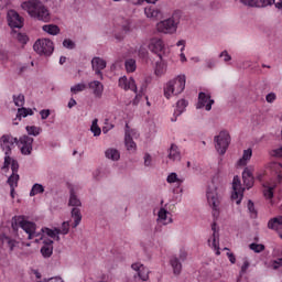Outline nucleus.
I'll return each instance as SVG.
<instances>
[{
    "mask_svg": "<svg viewBox=\"0 0 282 282\" xmlns=\"http://www.w3.org/2000/svg\"><path fill=\"white\" fill-rule=\"evenodd\" d=\"M21 8L28 11V14L31 15L32 19L43 21L44 23H47V21H50V11L40 0H30L23 2L21 4Z\"/></svg>",
    "mask_w": 282,
    "mask_h": 282,
    "instance_id": "f257e3e1",
    "label": "nucleus"
},
{
    "mask_svg": "<svg viewBox=\"0 0 282 282\" xmlns=\"http://www.w3.org/2000/svg\"><path fill=\"white\" fill-rule=\"evenodd\" d=\"M184 89H186V75H178L174 79L166 83L164 87V96L165 98H171V96H180Z\"/></svg>",
    "mask_w": 282,
    "mask_h": 282,
    "instance_id": "f03ea898",
    "label": "nucleus"
},
{
    "mask_svg": "<svg viewBox=\"0 0 282 282\" xmlns=\"http://www.w3.org/2000/svg\"><path fill=\"white\" fill-rule=\"evenodd\" d=\"M218 186L215 184V178L212 180V184L207 188V202L212 206L214 217H219V192Z\"/></svg>",
    "mask_w": 282,
    "mask_h": 282,
    "instance_id": "7ed1b4c3",
    "label": "nucleus"
},
{
    "mask_svg": "<svg viewBox=\"0 0 282 282\" xmlns=\"http://www.w3.org/2000/svg\"><path fill=\"white\" fill-rule=\"evenodd\" d=\"M0 149L4 153V162L2 171H10V162H12V141H10V134H3L0 138Z\"/></svg>",
    "mask_w": 282,
    "mask_h": 282,
    "instance_id": "20e7f679",
    "label": "nucleus"
},
{
    "mask_svg": "<svg viewBox=\"0 0 282 282\" xmlns=\"http://www.w3.org/2000/svg\"><path fill=\"white\" fill-rule=\"evenodd\" d=\"M215 149L219 153V155H225L226 151H228V147H230V133L228 131L223 130L218 135L214 138Z\"/></svg>",
    "mask_w": 282,
    "mask_h": 282,
    "instance_id": "39448f33",
    "label": "nucleus"
},
{
    "mask_svg": "<svg viewBox=\"0 0 282 282\" xmlns=\"http://www.w3.org/2000/svg\"><path fill=\"white\" fill-rule=\"evenodd\" d=\"M19 224L20 228L26 232L28 239H32L36 235V224L33 221L24 220L23 216H14L12 218V228Z\"/></svg>",
    "mask_w": 282,
    "mask_h": 282,
    "instance_id": "423d86ee",
    "label": "nucleus"
},
{
    "mask_svg": "<svg viewBox=\"0 0 282 282\" xmlns=\"http://www.w3.org/2000/svg\"><path fill=\"white\" fill-rule=\"evenodd\" d=\"M33 50L40 56H52L54 53V42L50 39L37 40L33 45Z\"/></svg>",
    "mask_w": 282,
    "mask_h": 282,
    "instance_id": "0eeeda50",
    "label": "nucleus"
},
{
    "mask_svg": "<svg viewBox=\"0 0 282 282\" xmlns=\"http://www.w3.org/2000/svg\"><path fill=\"white\" fill-rule=\"evenodd\" d=\"M156 31L161 34H175L177 32V22L173 18L163 20L156 24Z\"/></svg>",
    "mask_w": 282,
    "mask_h": 282,
    "instance_id": "6e6552de",
    "label": "nucleus"
},
{
    "mask_svg": "<svg viewBox=\"0 0 282 282\" xmlns=\"http://www.w3.org/2000/svg\"><path fill=\"white\" fill-rule=\"evenodd\" d=\"M8 25L11 26L12 30L17 28L21 30L23 28V18L15 10H9L7 13Z\"/></svg>",
    "mask_w": 282,
    "mask_h": 282,
    "instance_id": "1a4fd4ad",
    "label": "nucleus"
},
{
    "mask_svg": "<svg viewBox=\"0 0 282 282\" xmlns=\"http://www.w3.org/2000/svg\"><path fill=\"white\" fill-rule=\"evenodd\" d=\"M232 189L231 199H238L236 204H241V199H243V191L246 189L241 186V178H239V175L234 176Z\"/></svg>",
    "mask_w": 282,
    "mask_h": 282,
    "instance_id": "9d476101",
    "label": "nucleus"
},
{
    "mask_svg": "<svg viewBox=\"0 0 282 282\" xmlns=\"http://www.w3.org/2000/svg\"><path fill=\"white\" fill-rule=\"evenodd\" d=\"M32 144H34V138L30 135L20 137V151L22 155H32Z\"/></svg>",
    "mask_w": 282,
    "mask_h": 282,
    "instance_id": "9b49d317",
    "label": "nucleus"
},
{
    "mask_svg": "<svg viewBox=\"0 0 282 282\" xmlns=\"http://www.w3.org/2000/svg\"><path fill=\"white\" fill-rule=\"evenodd\" d=\"M150 52L158 54L159 58L162 59V51L164 50V41L160 37H152L148 45Z\"/></svg>",
    "mask_w": 282,
    "mask_h": 282,
    "instance_id": "f8f14e48",
    "label": "nucleus"
},
{
    "mask_svg": "<svg viewBox=\"0 0 282 282\" xmlns=\"http://www.w3.org/2000/svg\"><path fill=\"white\" fill-rule=\"evenodd\" d=\"M213 105H215V100L210 99V95H206V93L198 94L197 109H204L205 107L206 111H210Z\"/></svg>",
    "mask_w": 282,
    "mask_h": 282,
    "instance_id": "ddd939ff",
    "label": "nucleus"
},
{
    "mask_svg": "<svg viewBox=\"0 0 282 282\" xmlns=\"http://www.w3.org/2000/svg\"><path fill=\"white\" fill-rule=\"evenodd\" d=\"M119 87L121 89H124V91H129V89H131V91L138 94V86L135 85V79H133V77H130L129 79L127 78V76L120 77Z\"/></svg>",
    "mask_w": 282,
    "mask_h": 282,
    "instance_id": "4468645a",
    "label": "nucleus"
},
{
    "mask_svg": "<svg viewBox=\"0 0 282 282\" xmlns=\"http://www.w3.org/2000/svg\"><path fill=\"white\" fill-rule=\"evenodd\" d=\"M91 67L95 72L96 76H99L100 80H102V69L107 67V61L100 58V57H94L91 59Z\"/></svg>",
    "mask_w": 282,
    "mask_h": 282,
    "instance_id": "2eb2a0df",
    "label": "nucleus"
},
{
    "mask_svg": "<svg viewBox=\"0 0 282 282\" xmlns=\"http://www.w3.org/2000/svg\"><path fill=\"white\" fill-rule=\"evenodd\" d=\"M242 6H247V8H268V6H272V1L274 3L275 0H239Z\"/></svg>",
    "mask_w": 282,
    "mask_h": 282,
    "instance_id": "dca6fc26",
    "label": "nucleus"
},
{
    "mask_svg": "<svg viewBox=\"0 0 282 282\" xmlns=\"http://www.w3.org/2000/svg\"><path fill=\"white\" fill-rule=\"evenodd\" d=\"M131 268L134 270V272H137V276L140 279V281H149V269L144 267V264L137 262L132 263Z\"/></svg>",
    "mask_w": 282,
    "mask_h": 282,
    "instance_id": "f3484780",
    "label": "nucleus"
},
{
    "mask_svg": "<svg viewBox=\"0 0 282 282\" xmlns=\"http://www.w3.org/2000/svg\"><path fill=\"white\" fill-rule=\"evenodd\" d=\"M242 182L247 188V191H250L252 186H254V175H252V170L249 167H245L242 172Z\"/></svg>",
    "mask_w": 282,
    "mask_h": 282,
    "instance_id": "a211bd4d",
    "label": "nucleus"
},
{
    "mask_svg": "<svg viewBox=\"0 0 282 282\" xmlns=\"http://www.w3.org/2000/svg\"><path fill=\"white\" fill-rule=\"evenodd\" d=\"M89 89L93 90L95 98H102V91H105V86L98 80H93L88 84Z\"/></svg>",
    "mask_w": 282,
    "mask_h": 282,
    "instance_id": "6ab92c4d",
    "label": "nucleus"
},
{
    "mask_svg": "<svg viewBox=\"0 0 282 282\" xmlns=\"http://www.w3.org/2000/svg\"><path fill=\"white\" fill-rule=\"evenodd\" d=\"M186 107H188V101H186V99H181L176 102V110L174 111L175 118L172 119V122L177 121V116H182L186 110Z\"/></svg>",
    "mask_w": 282,
    "mask_h": 282,
    "instance_id": "aec40b11",
    "label": "nucleus"
},
{
    "mask_svg": "<svg viewBox=\"0 0 282 282\" xmlns=\"http://www.w3.org/2000/svg\"><path fill=\"white\" fill-rule=\"evenodd\" d=\"M68 206H73V208H80L83 206V203L80 202V198L76 195V191H74V187L69 189V200Z\"/></svg>",
    "mask_w": 282,
    "mask_h": 282,
    "instance_id": "412c9836",
    "label": "nucleus"
},
{
    "mask_svg": "<svg viewBox=\"0 0 282 282\" xmlns=\"http://www.w3.org/2000/svg\"><path fill=\"white\" fill-rule=\"evenodd\" d=\"M72 218L74 219L73 228H78L80 221H83V214H80V208L74 207L70 212Z\"/></svg>",
    "mask_w": 282,
    "mask_h": 282,
    "instance_id": "4be33fe9",
    "label": "nucleus"
},
{
    "mask_svg": "<svg viewBox=\"0 0 282 282\" xmlns=\"http://www.w3.org/2000/svg\"><path fill=\"white\" fill-rule=\"evenodd\" d=\"M169 158L173 162H180L182 160V154L180 153L177 145L174 143H172V145L170 148Z\"/></svg>",
    "mask_w": 282,
    "mask_h": 282,
    "instance_id": "5701e85b",
    "label": "nucleus"
},
{
    "mask_svg": "<svg viewBox=\"0 0 282 282\" xmlns=\"http://www.w3.org/2000/svg\"><path fill=\"white\" fill-rule=\"evenodd\" d=\"M158 221H161L163 226H166L167 224H173V218H169V210L165 208H161L158 214ZM167 219V220H166Z\"/></svg>",
    "mask_w": 282,
    "mask_h": 282,
    "instance_id": "b1692460",
    "label": "nucleus"
},
{
    "mask_svg": "<svg viewBox=\"0 0 282 282\" xmlns=\"http://www.w3.org/2000/svg\"><path fill=\"white\" fill-rule=\"evenodd\" d=\"M171 267L173 268V272L176 275L182 274V262H180V259L176 256H173L170 259Z\"/></svg>",
    "mask_w": 282,
    "mask_h": 282,
    "instance_id": "393cba45",
    "label": "nucleus"
},
{
    "mask_svg": "<svg viewBox=\"0 0 282 282\" xmlns=\"http://www.w3.org/2000/svg\"><path fill=\"white\" fill-rule=\"evenodd\" d=\"M43 32L51 34V36H56V34H61V28L56 24H45L42 26Z\"/></svg>",
    "mask_w": 282,
    "mask_h": 282,
    "instance_id": "a878e982",
    "label": "nucleus"
},
{
    "mask_svg": "<svg viewBox=\"0 0 282 282\" xmlns=\"http://www.w3.org/2000/svg\"><path fill=\"white\" fill-rule=\"evenodd\" d=\"M28 116H34V111L32 110V108H25L22 106L18 109L15 120L21 121V118H28Z\"/></svg>",
    "mask_w": 282,
    "mask_h": 282,
    "instance_id": "bb28decb",
    "label": "nucleus"
},
{
    "mask_svg": "<svg viewBox=\"0 0 282 282\" xmlns=\"http://www.w3.org/2000/svg\"><path fill=\"white\" fill-rule=\"evenodd\" d=\"M252 158V149H247L243 151L242 158L238 161V166H246L250 159Z\"/></svg>",
    "mask_w": 282,
    "mask_h": 282,
    "instance_id": "cd10ccee",
    "label": "nucleus"
},
{
    "mask_svg": "<svg viewBox=\"0 0 282 282\" xmlns=\"http://www.w3.org/2000/svg\"><path fill=\"white\" fill-rule=\"evenodd\" d=\"M282 226V216L271 218L268 221V228L269 230H279V227Z\"/></svg>",
    "mask_w": 282,
    "mask_h": 282,
    "instance_id": "c85d7f7f",
    "label": "nucleus"
},
{
    "mask_svg": "<svg viewBox=\"0 0 282 282\" xmlns=\"http://www.w3.org/2000/svg\"><path fill=\"white\" fill-rule=\"evenodd\" d=\"M105 155L108 160H112V162H118V160H120V152L116 149L106 150Z\"/></svg>",
    "mask_w": 282,
    "mask_h": 282,
    "instance_id": "c756f323",
    "label": "nucleus"
},
{
    "mask_svg": "<svg viewBox=\"0 0 282 282\" xmlns=\"http://www.w3.org/2000/svg\"><path fill=\"white\" fill-rule=\"evenodd\" d=\"M42 193H45V187L43 186V184L35 183L30 191V197H34L35 195H42Z\"/></svg>",
    "mask_w": 282,
    "mask_h": 282,
    "instance_id": "7c9ffc66",
    "label": "nucleus"
},
{
    "mask_svg": "<svg viewBox=\"0 0 282 282\" xmlns=\"http://www.w3.org/2000/svg\"><path fill=\"white\" fill-rule=\"evenodd\" d=\"M124 144H126L127 151H135L137 149L133 138H131V134L124 135Z\"/></svg>",
    "mask_w": 282,
    "mask_h": 282,
    "instance_id": "2f4dec72",
    "label": "nucleus"
},
{
    "mask_svg": "<svg viewBox=\"0 0 282 282\" xmlns=\"http://www.w3.org/2000/svg\"><path fill=\"white\" fill-rule=\"evenodd\" d=\"M25 129L29 135H34L35 138L36 135H41V131H43V129L36 126H26Z\"/></svg>",
    "mask_w": 282,
    "mask_h": 282,
    "instance_id": "473e14b6",
    "label": "nucleus"
},
{
    "mask_svg": "<svg viewBox=\"0 0 282 282\" xmlns=\"http://www.w3.org/2000/svg\"><path fill=\"white\" fill-rule=\"evenodd\" d=\"M7 184H9L10 188H17L19 186V174H11L8 177Z\"/></svg>",
    "mask_w": 282,
    "mask_h": 282,
    "instance_id": "72a5a7b5",
    "label": "nucleus"
},
{
    "mask_svg": "<svg viewBox=\"0 0 282 282\" xmlns=\"http://www.w3.org/2000/svg\"><path fill=\"white\" fill-rule=\"evenodd\" d=\"M12 98H13V102H14L15 107H23V105H25V95L24 94H19L18 96L13 95Z\"/></svg>",
    "mask_w": 282,
    "mask_h": 282,
    "instance_id": "f704fd0d",
    "label": "nucleus"
},
{
    "mask_svg": "<svg viewBox=\"0 0 282 282\" xmlns=\"http://www.w3.org/2000/svg\"><path fill=\"white\" fill-rule=\"evenodd\" d=\"M3 241L7 242V246L10 250V252H13L14 251V248H17V246H19V242L15 240V239H12L8 236H4L3 237Z\"/></svg>",
    "mask_w": 282,
    "mask_h": 282,
    "instance_id": "c9c22d12",
    "label": "nucleus"
},
{
    "mask_svg": "<svg viewBox=\"0 0 282 282\" xmlns=\"http://www.w3.org/2000/svg\"><path fill=\"white\" fill-rule=\"evenodd\" d=\"M53 253H54V247L44 245L41 248V254L44 257V259H50V257H52Z\"/></svg>",
    "mask_w": 282,
    "mask_h": 282,
    "instance_id": "e433bc0d",
    "label": "nucleus"
},
{
    "mask_svg": "<svg viewBox=\"0 0 282 282\" xmlns=\"http://www.w3.org/2000/svg\"><path fill=\"white\" fill-rule=\"evenodd\" d=\"M56 235H68L69 234V221H64L62 228L55 227Z\"/></svg>",
    "mask_w": 282,
    "mask_h": 282,
    "instance_id": "4c0bfd02",
    "label": "nucleus"
},
{
    "mask_svg": "<svg viewBox=\"0 0 282 282\" xmlns=\"http://www.w3.org/2000/svg\"><path fill=\"white\" fill-rule=\"evenodd\" d=\"M166 182H167V184H175V182H177V184H183L184 180L178 178L177 173L172 172L171 174H169Z\"/></svg>",
    "mask_w": 282,
    "mask_h": 282,
    "instance_id": "58836bf2",
    "label": "nucleus"
},
{
    "mask_svg": "<svg viewBox=\"0 0 282 282\" xmlns=\"http://www.w3.org/2000/svg\"><path fill=\"white\" fill-rule=\"evenodd\" d=\"M90 131H91V133H94L95 138H98V135H100V133H102V130L100 129V127H98V119L93 120Z\"/></svg>",
    "mask_w": 282,
    "mask_h": 282,
    "instance_id": "ea45409f",
    "label": "nucleus"
},
{
    "mask_svg": "<svg viewBox=\"0 0 282 282\" xmlns=\"http://www.w3.org/2000/svg\"><path fill=\"white\" fill-rule=\"evenodd\" d=\"M247 208H248V210H249V213H250L251 219H257V217H258V212H257V209L254 208V203H253L252 200H250V199L248 200Z\"/></svg>",
    "mask_w": 282,
    "mask_h": 282,
    "instance_id": "a19ab883",
    "label": "nucleus"
},
{
    "mask_svg": "<svg viewBox=\"0 0 282 282\" xmlns=\"http://www.w3.org/2000/svg\"><path fill=\"white\" fill-rule=\"evenodd\" d=\"M219 234H213V243L212 247L214 248V250H216V254L219 257V254H221V251H219Z\"/></svg>",
    "mask_w": 282,
    "mask_h": 282,
    "instance_id": "79ce46f5",
    "label": "nucleus"
},
{
    "mask_svg": "<svg viewBox=\"0 0 282 282\" xmlns=\"http://www.w3.org/2000/svg\"><path fill=\"white\" fill-rule=\"evenodd\" d=\"M126 70L129 73L135 72V59L130 58L124 62Z\"/></svg>",
    "mask_w": 282,
    "mask_h": 282,
    "instance_id": "37998d69",
    "label": "nucleus"
},
{
    "mask_svg": "<svg viewBox=\"0 0 282 282\" xmlns=\"http://www.w3.org/2000/svg\"><path fill=\"white\" fill-rule=\"evenodd\" d=\"M249 248H250V250H252L256 253L263 252V250H265L264 245H261V243L259 245L256 242H252L251 245H249Z\"/></svg>",
    "mask_w": 282,
    "mask_h": 282,
    "instance_id": "c03bdc74",
    "label": "nucleus"
},
{
    "mask_svg": "<svg viewBox=\"0 0 282 282\" xmlns=\"http://www.w3.org/2000/svg\"><path fill=\"white\" fill-rule=\"evenodd\" d=\"M145 14L150 19H158V17H160V14H161V11L158 9H148V10H145Z\"/></svg>",
    "mask_w": 282,
    "mask_h": 282,
    "instance_id": "a18cd8bd",
    "label": "nucleus"
},
{
    "mask_svg": "<svg viewBox=\"0 0 282 282\" xmlns=\"http://www.w3.org/2000/svg\"><path fill=\"white\" fill-rule=\"evenodd\" d=\"M87 89V85L77 84L70 88L72 94H79V91H85Z\"/></svg>",
    "mask_w": 282,
    "mask_h": 282,
    "instance_id": "49530a36",
    "label": "nucleus"
},
{
    "mask_svg": "<svg viewBox=\"0 0 282 282\" xmlns=\"http://www.w3.org/2000/svg\"><path fill=\"white\" fill-rule=\"evenodd\" d=\"M13 34H15V39L19 41V43H22L23 45H25V43H28V41H29L28 35H25L23 33H17V31H13Z\"/></svg>",
    "mask_w": 282,
    "mask_h": 282,
    "instance_id": "de8ad7c7",
    "label": "nucleus"
},
{
    "mask_svg": "<svg viewBox=\"0 0 282 282\" xmlns=\"http://www.w3.org/2000/svg\"><path fill=\"white\" fill-rule=\"evenodd\" d=\"M63 47H66V50H75L76 43L69 39H65L63 41Z\"/></svg>",
    "mask_w": 282,
    "mask_h": 282,
    "instance_id": "09e8293b",
    "label": "nucleus"
},
{
    "mask_svg": "<svg viewBox=\"0 0 282 282\" xmlns=\"http://www.w3.org/2000/svg\"><path fill=\"white\" fill-rule=\"evenodd\" d=\"M121 30L126 33L131 32V21L123 19V21L121 23Z\"/></svg>",
    "mask_w": 282,
    "mask_h": 282,
    "instance_id": "8fccbe9b",
    "label": "nucleus"
},
{
    "mask_svg": "<svg viewBox=\"0 0 282 282\" xmlns=\"http://www.w3.org/2000/svg\"><path fill=\"white\" fill-rule=\"evenodd\" d=\"M42 232H45V235H47V237H51V239H54V237H56V228L51 229L47 227L42 228Z\"/></svg>",
    "mask_w": 282,
    "mask_h": 282,
    "instance_id": "3c124183",
    "label": "nucleus"
},
{
    "mask_svg": "<svg viewBox=\"0 0 282 282\" xmlns=\"http://www.w3.org/2000/svg\"><path fill=\"white\" fill-rule=\"evenodd\" d=\"M10 164H11L12 174H19V161L11 159Z\"/></svg>",
    "mask_w": 282,
    "mask_h": 282,
    "instance_id": "603ef678",
    "label": "nucleus"
},
{
    "mask_svg": "<svg viewBox=\"0 0 282 282\" xmlns=\"http://www.w3.org/2000/svg\"><path fill=\"white\" fill-rule=\"evenodd\" d=\"M273 166L278 171V180H279V183L281 184V182H282V164L281 163H274Z\"/></svg>",
    "mask_w": 282,
    "mask_h": 282,
    "instance_id": "864d4df0",
    "label": "nucleus"
},
{
    "mask_svg": "<svg viewBox=\"0 0 282 282\" xmlns=\"http://www.w3.org/2000/svg\"><path fill=\"white\" fill-rule=\"evenodd\" d=\"M274 187H268V189H265L263 192V195L267 199H272V197H274Z\"/></svg>",
    "mask_w": 282,
    "mask_h": 282,
    "instance_id": "5fc2aeb1",
    "label": "nucleus"
},
{
    "mask_svg": "<svg viewBox=\"0 0 282 282\" xmlns=\"http://www.w3.org/2000/svg\"><path fill=\"white\" fill-rule=\"evenodd\" d=\"M37 282H65L63 281V278L61 276H55V278H44L42 281H37Z\"/></svg>",
    "mask_w": 282,
    "mask_h": 282,
    "instance_id": "6e6d98bb",
    "label": "nucleus"
},
{
    "mask_svg": "<svg viewBox=\"0 0 282 282\" xmlns=\"http://www.w3.org/2000/svg\"><path fill=\"white\" fill-rule=\"evenodd\" d=\"M220 58H224L225 63H228L229 61H232V56H230V54H228V51H223L219 54Z\"/></svg>",
    "mask_w": 282,
    "mask_h": 282,
    "instance_id": "4d7b16f0",
    "label": "nucleus"
},
{
    "mask_svg": "<svg viewBox=\"0 0 282 282\" xmlns=\"http://www.w3.org/2000/svg\"><path fill=\"white\" fill-rule=\"evenodd\" d=\"M40 116L42 120H47L50 118V109H43L40 111Z\"/></svg>",
    "mask_w": 282,
    "mask_h": 282,
    "instance_id": "13d9d810",
    "label": "nucleus"
},
{
    "mask_svg": "<svg viewBox=\"0 0 282 282\" xmlns=\"http://www.w3.org/2000/svg\"><path fill=\"white\" fill-rule=\"evenodd\" d=\"M249 268H250V262L248 260H245L240 270L241 274H246Z\"/></svg>",
    "mask_w": 282,
    "mask_h": 282,
    "instance_id": "bf43d9fd",
    "label": "nucleus"
},
{
    "mask_svg": "<svg viewBox=\"0 0 282 282\" xmlns=\"http://www.w3.org/2000/svg\"><path fill=\"white\" fill-rule=\"evenodd\" d=\"M9 141L11 142V147H14V144L21 145V138H14L11 134H9Z\"/></svg>",
    "mask_w": 282,
    "mask_h": 282,
    "instance_id": "052dcab7",
    "label": "nucleus"
},
{
    "mask_svg": "<svg viewBox=\"0 0 282 282\" xmlns=\"http://www.w3.org/2000/svg\"><path fill=\"white\" fill-rule=\"evenodd\" d=\"M271 155L273 158H282V147H280L279 149H275L271 152Z\"/></svg>",
    "mask_w": 282,
    "mask_h": 282,
    "instance_id": "680f3d73",
    "label": "nucleus"
},
{
    "mask_svg": "<svg viewBox=\"0 0 282 282\" xmlns=\"http://www.w3.org/2000/svg\"><path fill=\"white\" fill-rule=\"evenodd\" d=\"M265 100L267 102H273L276 100V95L274 93H269L267 96H265Z\"/></svg>",
    "mask_w": 282,
    "mask_h": 282,
    "instance_id": "e2e57ef3",
    "label": "nucleus"
},
{
    "mask_svg": "<svg viewBox=\"0 0 282 282\" xmlns=\"http://www.w3.org/2000/svg\"><path fill=\"white\" fill-rule=\"evenodd\" d=\"M149 52L147 51V48H144L143 46H140L139 48V56H141V58H147Z\"/></svg>",
    "mask_w": 282,
    "mask_h": 282,
    "instance_id": "0e129e2a",
    "label": "nucleus"
},
{
    "mask_svg": "<svg viewBox=\"0 0 282 282\" xmlns=\"http://www.w3.org/2000/svg\"><path fill=\"white\" fill-rule=\"evenodd\" d=\"M111 129H113V124L107 123L106 126L102 127V133H109V131H111Z\"/></svg>",
    "mask_w": 282,
    "mask_h": 282,
    "instance_id": "69168bd1",
    "label": "nucleus"
},
{
    "mask_svg": "<svg viewBox=\"0 0 282 282\" xmlns=\"http://www.w3.org/2000/svg\"><path fill=\"white\" fill-rule=\"evenodd\" d=\"M227 257H228L230 263H232V264L237 263V258L235 257V253L227 252Z\"/></svg>",
    "mask_w": 282,
    "mask_h": 282,
    "instance_id": "338daca9",
    "label": "nucleus"
},
{
    "mask_svg": "<svg viewBox=\"0 0 282 282\" xmlns=\"http://www.w3.org/2000/svg\"><path fill=\"white\" fill-rule=\"evenodd\" d=\"M144 164H145V166H151V155L150 154L144 155Z\"/></svg>",
    "mask_w": 282,
    "mask_h": 282,
    "instance_id": "774afa93",
    "label": "nucleus"
}]
</instances>
